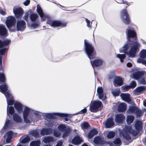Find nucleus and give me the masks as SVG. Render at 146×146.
<instances>
[{
    "instance_id": "f257e3e1",
    "label": "nucleus",
    "mask_w": 146,
    "mask_h": 146,
    "mask_svg": "<svg viewBox=\"0 0 146 146\" xmlns=\"http://www.w3.org/2000/svg\"><path fill=\"white\" fill-rule=\"evenodd\" d=\"M127 43L125 44L119 50L120 53L123 54H118L116 57L120 59L121 62H123L126 57V54L128 57L134 58L136 54L139 51L140 44L137 41V34L134 28L129 27L126 29L125 31Z\"/></svg>"
},
{
    "instance_id": "f03ea898",
    "label": "nucleus",
    "mask_w": 146,
    "mask_h": 146,
    "mask_svg": "<svg viewBox=\"0 0 146 146\" xmlns=\"http://www.w3.org/2000/svg\"><path fill=\"white\" fill-rule=\"evenodd\" d=\"M5 96L6 98L7 106V115L9 117V114L13 115L14 113L15 110L13 106L9 107V106H12L15 103L14 98L12 95L9 92H7L5 94Z\"/></svg>"
},
{
    "instance_id": "7ed1b4c3",
    "label": "nucleus",
    "mask_w": 146,
    "mask_h": 146,
    "mask_svg": "<svg viewBox=\"0 0 146 146\" xmlns=\"http://www.w3.org/2000/svg\"><path fill=\"white\" fill-rule=\"evenodd\" d=\"M85 50L88 57L90 60L95 58V52L92 45L86 42V40H84Z\"/></svg>"
},
{
    "instance_id": "20e7f679",
    "label": "nucleus",
    "mask_w": 146,
    "mask_h": 146,
    "mask_svg": "<svg viewBox=\"0 0 146 146\" xmlns=\"http://www.w3.org/2000/svg\"><path fill=\"white\" fill-rule=\"evenodd\" d=\"M16 20L15 17L13 16L7 17L5 23L7 28L10 32L15 31V25Z\"/></svg>"
},
{
    "instance_id": "39448f33",
    "label": "nucleus",
    "mask_w": 146,
    "mask_h": 146,
    "mask_svg": "<svg viewBox=\"0 0 146 146\" xmlns=\"http://www.w3.org/2000/svg\"><path fill=\"white\" fill-rule=\"evenodd\" d=\"M102 102L99 101H94L90 107V111L93 112H95L102 108Z\"/></svg>"
},
{
    "instance_id": "423d86ee",
    "label": "nucleus",
    "mask_w": 146,
    "mask_h": 146,
    "mask_svg": "<svg viewBox=\"0 0 146 146\" xmlns=\"http://www.w3.org/2000/svg\"><path fill=\"white\" fill-rule=\"evenodd\" d=\"M121 17L124 23L128 25L130 22V19L129 15L126 9H124L121 13Z\"/></svg>"
},
{
    "instance_id": "0eeeda50",
    "label": "nucleus",
    "mask_w": 146,
    "mask_h": 146,
    "mask_svg": "<svg viewBox=\"0 0 146 146\" xmlns=\"http://www.w3.org/2000/svg\"><path fill=\"white\" fill-rule=\"evenodd\" d=\"M56 115L59 116L65 117L67 116V115L66 114L60 113H43L42 114V115L44 117L48 119H53L55 118Z\"/></svg>"
},
{
    "instance_id": "6e6552de",
    "label": "nucleus",
    "mask_w": 146,
    "mask_h": 146,
    "mask_svg": "<svg viewBox=\"0 0 146 146\" xmlns=\"http://www.w3.org/2000/svg\"><path fill=\"white\" fill-rule=\"evenodd\" d=\"M46 22L47 23L54 27H56L59 26L64 27L66 26L67 24L66 23H62L59 21H52L50 20H48Z\"/></svg>"
},
{
    "instance_id": "1a4fd4ad",
    "label": "nucleus",
    "mask_w": 146,
    "mask_h": 146,
    "mask_svg": "<svg viewBox=\"0 0 146 146\" xmlns=\"http://www.w3.org/2000/svg\"><path fill=\"white\" fill-rule=\"evenodd\" d=\"M33 110L25 106L23 112V116L24 121L26 123H30V121L28 118V115L30 113L32 112Z\"/></svg>"
},
{
    "instance_id": "9d476101",
    "label": "nucleus",
    "mask_w": 146,
    "mask_h": 146,
    "mask_svg": "<svg viewBox=\"0 0 146 146\" xmlns=\"http://www.w3.org/2000/svg\"><path fill=\"white\" fill-rule=\"evenodd\" d=\"M36 10L41 18L42 21H45L47 18L48 19L49 16L44 13L42 9L38 5H37L36 6Z\"/></svg>"
},
{
    "instance_id": "9b49d317",
    "label": "nucleus",
    "mask_w": 146,
    "mask_h": 146,
    "mask_svg": "<svg viewBox=\"0 0 146 146\" xmlns=\"http://www.w3.org/2000/svg\"><path fill=\"white\" fill-rule=\"evenodd\" d=\"M26 27V23L23 20H18L16 24V29L17 31H23Z\"/></svg>"
},
{
    "instance_id": "f8f14e48",
    "label": "nucleus",
    "mask_w": 146,
    "mask_h": 146,
    "mask_svg": "<svg viewBox=\"0 0 146 146\" xmlns=\"http://www.w3.org/2000/svg\"><path fill=\"white\" fill-rule=\"evenodd\" d=\"M140 56V58L137 59V62L139 63H141L143 64H146V60L144 59L146 58V50L143 49L141 51Z\"/></svg>"
},
{
    "instance_id": "ddd939ff",
    "label": "nucleus",
    "mask_w": 146,
    "mask_h": 146,
    "mask_svg": "<svg viewBox=\"0 0 146 146\" xmlns=\"http://www.w3.org/2000/svg\"><path fill=\"white\" fill-rule=\"evenodd\" d=\"M13 12L16 18H18L23 15L24 11L21 7H14L13 8Z\"/></svg>"
},
{
    "instance_id": "4468645a",
    "label": "nucleus",
    "mask_w": 146,
    "mask_h": 146,
    "mask_svg": "<svg viewBox=\"0 0 146 146\" xmlns=\"http://www.w3.org/2000/svg\"><path fill=\"white\" fill-rule=\"evenodd\" d=\"M13 125V123L11 121L7 119L5 121V125L0 132L2 134L4 132L6 131V130L7 129L10 128L12 127Z\"/></svg>"
},
{
    "instance_id": "2eb2a0df",
    "label": "nucleus",
    "mask_w": 146,
    "mask_h": 146,
    "mask_svg": "<svg viewBox=\"0 0 146 146\" xmlns=\"http://www.w3.org/2000/svg\"><path fill=\"white\" fill-rule=\"evenodd\" d=\"M132 129L131 127H128L123 131L122 133V135L123 138L127 141L131 139V137L130 136V134H131V132Z\"/></svg>"
},
{
    "instance_id": "dca6fc26",
    "label": "nucleus",
    "mask_w": 146,
    "mask_h": 146,
    "mask_svg": "<svg viewBox=\"0 0 146 146\" xmlns=\"http://www.w3.org/2000/svg\"><path fill=\"white\" fill-rule=\"evenodd\" d=\"M52 133L53 129L50 128H42L40 131V134L42 136L51 135Z\"/></svg>"
},
{
    "instance_id": "f3484780",
    "label": "nucleus",
    "mask_w": 146,
    "mask_h": 146,
    "mask_svg": "<svg viewBox=\"0 0 146 146\" xmlns=\"http://www.w3.org/2000/svg\"><path fill=\"white\" fill-rule=\"evenodd\" d=\"M120 96L123 100L129 104H130L131 99L129 94L128 93H122L120 94Z\"/></svg>"
},
{
    "instance_id": "a211bd4d",
    "label": "nucleus",
    "mask_w": 146,
    "mask_h": 146,
    "mask_svg": "<svg viewBox=\"0 0 146 146\" xmlns=\"http://www.w3.org/2000/svg\"><path fill=\"white\" fill-rule=\"evenodd\" d=\"M115 125L113 118L109 117L106 121L105 123V127L106 128H110Z\"/></svg>"
},
{
    "instance_id": "6ab92c4d",
    "label": "nucleus",
    "mask_w": 146,
    "mask_h": 146,
    "mask_svg": "<svg viewBox=\"0 0 146 146\" xmlns=\"http://www.w3.org/2000/svg\"><path fill=\"white\" fill-rule=\"evenodd\" d=\"M115 121L118 123H122L125 119V116L122 114H116L115 115Z\"/></svg>"
},
{
    "instance_id": "aec40b11",
    "label": "nucleus",
    "mask_w": 146,
    "mask_h": 146,
    "mask_svg": "<svg viewBox=\"0 0 146 146\" xmlns=\"http://www.w3.org/2000/svg\"><path fill=\"white\" fill-rule=\"evenodd\" d=\"M83 141L82 138L78 135H76L72 139V143L74 145H77L80 144Z\"/></svg>"
},
{
    "instance_id": "412c9836",
    "label": "nucleus",
    "mask_w": 146,
    "mask_h": 146,
    "mask_svg": "<svg viewBox=\"0 0 146 146\" xmlns=\"http://www.w3.org/2000/svg\"><path fill=\"white\" fill-rule=\"evenodd\" d=\"M97 92L99 98L102 101H104L106 98V96H104L103 90L102 87H99L98 88Z\"/></svg>"
},
{
    "instance_id": "4be33fe9",
    "label": "nucleus",
    "mask_w": 146,
    "mask_h": 146,
    "mask_svg": "<svg viewBox=\"0 0 146 146\" xmlns=\"http://www.w3.org/2000/svg\"><path fill=\"white\" fill-rule=\"evenodd\" d=\"M13 134V132L11 131H10L7 132L6 135H3V137L4 138H5L7 136L6 139V142L7 143H9L11 142Z\"/></svg>"
},
{
    "instance_id": "5701e85b",
    "label": "nucleus",
    "mask_w": 146,
    "mask_h": 146,
    "mask_svg": "<svg viewBox=\"0 0 146 146\" xmlns=\"http://www.w3.org/2000/svg\"><path fill=\"white\" fill-rule=\"evenodd\" d=\"M0 84H2V85H0V91L3 93L5 95V94L7 92H7L8 90V86L6 84L5 82V77L4 81L1 82Z\"/></svg>"
},
{
    "instance_id": "b1692460",
    "label": "nucleus",
    "mask_w": 146,
    "mask_h": 146,
    "mask_svg": "<svg viewBox=\"0 0 146 146\" xmlns=\"http://www.w3.org/2000/svg\"><path fill=\"white\" fill-rule=\"evenodd\" d=\"M123 84L122 79L119 77L116 76L114 79V85L115 86H120Z\"/></svg>"
},
{
    "instance_id": "393cba45",
    "label": "nucleus",
    "mask_w": 146,
    "mask_h": 146,
    "mask_svg": "<svg viewBox=\"0 0 146 146\" xmlns=\"http://www.w3.org/2000/svg\"><path fill=\"white\" fill-rule=\"evenodd\" d=\"M90 62L92 66L94 68V66H98L102 65L103 62V61L100 59H95L92 62L91 61Z\"/></svg>"
},
{
    "instance_id": "a878e982",
    "label": "nucleus",
    "mask_w": 146,
    "mask_h": 146,
    "mask_svg": "<svg viewBox=\"0 0 146 146\" xmlns=\"http://www.w3.org/2000/svg\"><path fill=\"white\" fill-rule=\"evenodd\" d=\"M94 142L97 145H102L105 143V141L103 139L98 136L94 138Z\"/></svg>"
},
{
    "instance_id": "bb28decb",
    "label": "nucleus",
    "mask_w": 146,
    "mask_h": 146,
    "mask_svg": "<svg viewBox=\"0 0 146 146\" xmlns=\"http://www.w3.org/2000/svg\"><path fill=\"white\" fill-rule=\"evenodd\" d=\"M7 34V30L5 26L3 24H0V36H5Z\"/></svg>"
},
{
    "instance_id": "cd10ccee",
    "label": "nucleus",
    "mask_w": 146,
    "mask_h": 146,
    "mask_svg": "<svg viewBox=\"0 0 146 146\" xmlns=\"http://www.w3.org/2000/svg\"><path fill=\"white\" fill-rule=\"evenodd\" d=\"M14 106L18 113H21L22 112L23 105L19 102H17L15 103Z\"/></svg>"
},
{
    "instance_id": "c85d7f7f",
    "label": "nucleus",
    "mask_w": 146,
    "mask_h": 146,
    "mask_svg": "<svg viewBox=\"0 0 146 146\" xmlns=\"http://www.w3.org/2000/svg\"><path fill=\"white\" fill-rule=\"evenodd\" d=\"M144 74V72L143 71H138L133 74V76L134 78L138 80L141 78L143 76Z\"/></svg>"
},
{
    "instance_id": "c756f323",
    "label": "nucleus",
    "mask_w": 146,
    "mask_h": 146,
    "mask_svg": "<svg viewBox=\"0 0 146 146\" xmlns=\"http://www.w3.org/2000/svg\"><path fill=\"white\" fill-rule=\"evenodd\" d=\"M9 49L8 46H3L0 48V56L2 57L3 56L7 53Z\"/></svg>"
},
{
    "instance_id": "7c9ffc66",
    "label": "nucleus",
    "mask_w": 146,
    "mask_h": 146,
    "mask_svg": "<svg viewBox=\"0 0 146 146\" xmlns=\"http://www.w3.org/2000/svg\"><path fill=\"white\" fill-rule=\"evenodd\" d=\"M11 42V40L9 39H6L2 40L0 39V48L5 46H8Z\"/></svg>"
},
{
    "instance_id": "2f4dec72",
    "label": "nucleus",
    "mask_w": 146,
    "mask_h": 146,
    "mask_svg": "<svg viewBox=\"0 0 146 146\" xmlns=\"http://www.w3.org/2000/svg\"><path fill=\"white\" fill-rule=\"evenodd\" d=\"M98 133V131L95 129L90 130L88 135V138L89 139L92 138L94 135H96Z\"/></svg>"
},
{
    "instance_id": "473e14b6",
    "label": "nucleus",
    "mask_w": 146,
    "mask_h": 146,
    "mask_svg": "<svg viewBox=\"0 0 146 146\" xmlns=\"http://www.w3.org/2000/svg\"><path fill=\"white\" fill-rule=\"evenodd\" d=\"M142 123L139 120L137 121H136L135 127L136 130L139 131L141 130L142 129Z\"/></svg>"
},
{
    "instance_id": "72a5a7b5",
    "label": "nucleus",
    "mask_w": 146,
    "mask_h": 146,
    "mask_svg": "<svg viewBox=\"0 0 146 146\" xmlns=\"http://www.w3.org/2000/svg\"><path fill=\"white\" fill-rule=\"evenodd\" d=\"M126 106L123 103H121L118 106V110L119 112H124L126 109Z\"/></svg>"
},
{
    "instance_id": "f704fd0d",
    "label": "nucleus",
    "mask_w": 146,
    "mask_h": 146,
    "mask_svg": "<svg viewBox=\"0 0 146 146\" xmlns=\"http://www.w3.org/2000/svg\"><path fill=\"white\" fill-rule=\"evenodd\" d=\"M38 16L37 14L35 13L31 14L29 16V18L31 21H36Z\"/></svg>"
},
{
    "instance_id": "c9c22d12",
    "label": "nucleus",
    "mask_w": 146,
    "mask_h": 146,
    "mask_svg": "<svg viewBox=\"0 0 146 146\" xmlns=\"http://www.w3.org/2000/svg\"><path fill=\"white\" fill-rule=\"evenodd\" d=\"M43 142L45 143H48L54 141L53 138L51 136H47L44 138Z\"/></svg>"
},
{
    "instance_id": "e433bc0d",
    "label": "nucleus",
    "mask_w": 146,
    "mask_h": 146,
    "mask_svg": "<svg viewBox=\"0 0 146 146\" xmlns=\"http://www.w3.org/2000/svg\"><path fill=\"white\" fill-rule=\"evenodd\" d=\"M13 120L17 123H20L22 121L20 116L16 113H15L13 115Z\"/></svg>"
},
{
    "instance_id": "4c0bfd02",
    "label": "nucleus",
    "mask_w": 146,
    "mask_h": 146,
    "mask_svg": "<svg viewBox=\"0 0 146 146\" xmlns=\"http://www.w3.org/2000/svg\"><path fill=\"white\" fill-rule=\"evenodd\" d=\"M144 91H146V86L138 87L135 89V92L137 93H141Z\"/></svg>"
},
{
    "instance_id": "58836bf2",
    "label": "nucleus",
    "mask_w": 146,
    "mask_h": 146,
    "mask_svg": "<svg viewBox=\"0 0 146 146\" xmlns=\"http://www.w3.org/2000/svg\"><path fill=\"white\" fill-rule=\"evenodd\" d=\"M134 119V117L133 115H129L127 116L126 122L128 124H130L132 123Z\"/></svg>"
},
{
    "instance_id": "ea45409f",
    "label": "nucleus",
    "mask_w": 146,
    "mask_h": 146,
    "mask_svg": "<svg viewBox=\"0 0 146 146\" xmlns=\"http://www.w3.org/2000/svg\"><path fill=\"white\" fill-rule=\"evenodd\" d=\"M71 131L69 127H68L67 129L63 132H64V133L62 136V138H65L66 137L68 136Z\"/></svg>"
},
{
    "instance_id": "a19ab883",
    "label": "nucleus",
    "mask_w": 146,
    "mask_h": 146,
    "mask_svg": "<svg viewBox=\"0 0 146 146\" xmlns=\"http://www.w3.org/2000/svg\"><path fill=\"white\" fill-rule=\"evenodd\" d=\"M39 26V23L38 22L35 21L31 23L30 25L31 28L35 29L38 28Z\"/></svg>"
},
{
    "instance_id": "79ce46f5",
    "label": "nucleus",
    "mask_w": 146,
    "mask_h": 146,
    "mask_svg": "<svg viewBox=\"0 0 146 146\" xmlns=\"http://www.w3.org/2000/svg\"><path fill=\"white\" fill-rule=\"evenodd\" d=\"M57 129L59 131L63 132L67 129V127L64 124H61L58 126Z\"/></svg>"
},
{
    "instance_id": "37998d69",
    "label": "nucleus",
    "mask_w": 146,
    "mask_h": 146,
    "mask_svg": "<svg viewBox=\"0 0 146 146\" xmlns=\"http://www.w3.org/2000/svg\"><path fill=\"white\" fill-rule=\"evenodd\" d=\"M40 141L39 140L33 141L30 143V146H40Z\"/></svg>"
},
{
    "instance_id": "c03bdc74",
    "label": "nucleus",
    "mask_w": 146,
    "mask_h": 146,
    "mask_svg": "<svg viewBox=\"0 0 146 146\" xmlns=\"http://www.w3.org/2000/svg\"><path fill=\"white\" fill-rule=\"evenodd\" d=\"M32 112L35 115L36 120H38L40 119L41 116V115L38 111L33 110Z\"/></svg>"
},
{
    "instance_id": "a18cd8bd",
    "label": "nucleus",
    "mask_w": 146,
    "mask_h": 146,
    "mask_svg": "<svg viewBox=\"0 0 146 146\" xmlns=\"http://www.w3.org/2000/svg\"><path fill=\"white\" fill-rule=\"evenodd\" d=\"M81 126L83 129H86L89 128V125L87 122H84L81 124Z\"/></svg>"
},
{
    "instance_id": "49530a36",
    "label": "nucleus",
    "mask_w": 146,
    "mask_h": 146,
    "mask_svg": "<svg viewBox=\"0 0 146 146\" xmlns=\"http://www.w3.org/2000/svg\"><path fill=\"white\" fill-rule=\"evenodd\" d=\"M113 143L116 145V146H120L121 144V143L119 138H117L113 141Z\"/></svg>"
},
{
    "instance_id": "de8ad7c7",
    "label": "nucleus",
    "mask_w": 146,
    "mask_h": 146,
    "mask_svg": "<svg viewBox=\"0 0 146 146\" xmlns=\"http://www.w3.org/2000/svg\"><path fill=\"white\" fill-rule=\"evenodd\" d=\"M31 134L34 137H37L39 135V132L36 130H33L31 131Z\"/></svg>"
},
{
    "instance_id": "09e8293b",
    "label": "nucleus",
    "mask_w": 146,
    "mask_h": 146,
    "mask_svg": "<svg viewBox=\"0 0 146 146\" xmlns=\"http://www.w3.org/2000/svg\"><path fill=\"white\" fill-rule=\"evenodd\" d=\"M31 11H28L27 12L25 13L24 16L23 17V19L25 20L27 22L29 21V15L31 14Z\"/></svg>"
},
{
    "instance_id": "8fccbe9b",
    "label": "nucleus",
    "mask_w": 146,
    "mask_h": 146,
    "mask_svg": "<svg viewBox=\"0 0 146 146\" xmlns=\"http://www.w3.org/2000/svg\"><path fill=\"white\" fill-rule=\"evenodd\" d=\"M115 136V133L113 131H109L107 135V137L109 139L113 138Z\"/></svg>"
},
{
    "instance_id": "3c124183",
    "label": "nucleus",
    "mask_w": 146,
    "mask_h": 146,
    "mask_svg": "<svg viewBox=\"0 0 146 146\" xmlns=\"http://www.w3.org/2000/svg\"><path fill=\"white\" fill-rule=\"evenodd\" d=\"M30 138L29 136H27L23 139L21 142L22 143H26L29 141Z\"/></svg>"
},
{
    "instance_id": "603ef678",
    "label": "nucleus",
    "mask_w": 146,
    "mask_h": 146,
    "mask_svg": "<svg viewBox=\"0 0 146 146\" xmlns=\"http://www.w3.org/2000/svg\"><path fill=\"white\" fill-rule=\"evenodd\" d=\"M137 108L132 106L129 107L128 111L131 113H133L135 111H136Z\"/></svg>"
},
{
    "instance_id": "864d4df0",
    "label": "nucleus",
    "mask_w": 146,
    "mask_h": 146,
    "mask_svg": "<svg viewBox=\"0 0 146 146\" xmlns=\"http://www.w3.org/2000/svg\"><path fill=\"white\" fill-rule=\"evenodd\" d=\"M143 112L141 110H136V114L137 117H141L143 114Z\"/></svg>"
},
{
    "instance_id": "5fc2aeb1",
    "label": "nucleus",
    "mask_w": 146,
    "mask_h": 146,
    "mask_svg": "<svg viewBox=\"0 0 146 146\" xmlns=\"http://www.w3.org/2000/svg\"><path fill=\"white\" fill-rule=\"evenodd\" d=\"M139 132V131L138 130L132 129L131 132V134L133 136H136Z\"/></svg>"
},
{
    "instance_id": "6e6d98bb",
    "label": "nucleus",
    "mask_w": 146,
    "mask_h": 146,
    "mask_svg": "<svg viewBox=\"0 0 146 146\" xmlns=\"http://www.w3.org/2000/svg\"><path fill=\"white\" fill-rule=\"evenodd\" d=\"M5 75L3 73H0V83L4 81Z\"/></svg>"
},
{
    "instance_id": "4d7b16f0",
    "label": "nucleus",
    "mask_w": 146,
    "mask_h": 146,
    "mask_svg": "<svg viewBox=\"0 0 146 146\" xmlns=\"http://www.w3.org/2000/svg\"><path fill=\"white\" fill-rule=\"evenodd\" d=\"M53 134L54 136L56 137H59L61 135V133L56 130L53 131Z\"/></svg>"
},
{
    "instance_id": "13d9d810",
    "label": "nucleus",
    "mask_w": 146,
    "mask_h": 146,
    "mask_svg": "<svg viewBox=\"0 0 146 146\" xmlns=\"http://www.w3.org/2000/svg\"><path fill=\"white\" fill-rule=\"evenodd\" d=\"M139 83L142 85H146V82L144 77L141 78L139 80Z\"/></svg>"
},
{
    "instance_id": "bf43d9fd",
    "label": "nucleus",
    "mask_w": 146,
    "mask_h": 146,
    "mask_svg": "<svg viewBox=\"0 0 146 146\" xmlns=\"http://www.w3.org/2000/svg\"><path fill=\"white\" fill-rule=\"evenodd\" d=\"M67 115V116L66 117L65 116H61L62 117H64L65 118L64 119L63 121L65 123H69L70 122V120H69L67 117L68 116V114H66Z\"/></svg>"
},
{
    "instance_id": "052dcab7",
    "label": "nucleus",
    "mask_w": 146,
    "mask_h": 146,
    "mask_svg": "<svg viewBox=\"0 0 146 146\" xmlns=\"http://www.w3.org/2000/svg\"><path fill=\"white\" fill-rule=\"evenodd\" d=\"M136 82L135 81H133L130 83L129 86L130 87V88H134L136 87Z\"/></svg>"
},
{
    "instance_id": "680f3d73",
    "label": "nucleus",
    "mask_w": 146,
    "mask_h": 146,
    "mask_svg": "<svg viewBox=\"0 0 146 146\" xmlns=\"http://www.w3.org/2000/svg\"><path fill=\"white\" fill-rule=\"evenodd\" d=\"M123 90V92H126L130 88V87L129 86H125L122 87Z\"/></svg>"
},
{
    "instance_id": "e2e57ef3",
    "label": "nucleus",
    "mask_w": 146,
    "mask_h": 146,
    "mask_svg": "<svg viewBox=\"0 0 146 146\" xmlns=\"http://www.w3.org/2000/svg\"><path fill=\"white\" fill-rule=\"evenodd\" d=\"M112 93L115 96H117L119 95V92L117 91H113L112 92Z\"/></svg>"
},
{
    "instance_id": "0e129e2a",
    "label": "nucleus",
    "mask_w": 146,
    "mask_h": 146,
    "mask_svg": "<svg viewBox=\"0 0 146 146\" xmlns=\"http://www.w3.org/2000/svg\"><path fill=\"white\" fill-rule=\"evenodd\" d=\"M86 21L87 23V26L89 28H91V26L90 24V21L87 19H86Z\"/></svg>"
},
{
    "instance_id": "69168bd1",
    "label": "nucleus",
    "mask_w": 146,
    "mask_h": 146,
    "mask_svg": "<svg viewBox=\"0 0 146 146\" xmlns=\"http://www.w3.org/2000/svg\"><path fill=\"white\" fill-rule=\"evenodd\" d=\"M2 57L0 56V70H2V71H3V68L2 64Z\"/></svg>"
},
{
    "instance_id": "338daca9",
    "label": "nucleus",
    "mask_w": 146,
    "mask_h": 146,
    "mask_svg": "<svg viewBox=\"0 0 146 146\" xmlns=\"http://www.w3.org/2000/svg\"><path fill=\"white\" fill-rule=\"evenodd\" d=\"M30 3V0H26L23 2V4L25 6L28 5Z\"/></svg>"
},
{
    "instance_id": "774afa93",
    "label": "nucleus",
    "mask_w": 146,
    "mask_h": 146,
    "mask_svg": "<svg viewBox=\"0 0 146 146\" xmlns=\"http://www.w3.org/2000/svg\"><path fill=\"white\" fill-rule=\"evenodd\" d=\"M87 109L86 108H84L82 110L80 111L79 112V113L80 114H82V113H84L86 112Z\"/></svg>"
}]
</instances>
